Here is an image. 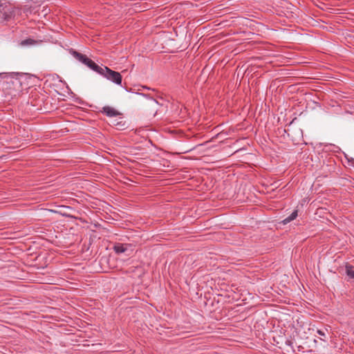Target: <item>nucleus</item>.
<instances>
[{
  "mask_svg": "<svg viewBox=\"0 0 354 354\" xmlns=\"http://www.w3.org/2000/svg\"><path fill=\"white\" fill-rule=\"evenodd\" d=\"M131 247V244L116 243L114 244L113 249L116 254H120L127 252L128 248Z\"/></svg>",
  "mask_w": 354,
  "mask_h": 354,
  "instance_id": "4",
  "label": "nucleus"
},
{
  "mask_svg": "<svg viewBox=\"0 0 354 354\" xmlns=\"http://www.w3.org/2000/svg\"><path fill=\"white\" fill-rule=\"evenodd\" d=\"M286 344H288L289 345H290V340H288V341L286 342Z\"/></svg>",
  "mask_w": 354,
  "mask_h": 354,
  "instance_id": "15",
  "label": "nucleus"
},
{
  "mask_svg": "<svg viewBox=\"0 0 354 354\" xmlns=\"http://www.w3.org/2000/svg\"><path fill=\"white\" fill-rule=\"evenodd\" d=\"M16 14V8L10 3H0V19L9 21L14 19Z\"/></svg>",
  "mask_w": 354,
  "mask_h": 354,
  "instance_id": "2",
  "label": "nucleus"
},
{
  "mask_svg": "<svg viewBox=\"0 0 354 354\" xmlns=\"http://www.w3.org/2000/svg\"><path fill=\"white\" fill-rule=\"evenodd\" d=\"M341 270H342V267L339 268V272H341Z\"/></svg>",
  "mask_w": 354,
  "mask_h": 354,
  "instance_id": "16",
  "label": "nucleus"
},
{
  "mask_svg": "<svg viewBox=\"0 0 354 354\" xmlns=\"http://www.w3.org/2000/svg\"><path fill=\"white\" fill-rule=\"evenodd\" d=\"M138 95H142L144 97H149L151 99L153 102L158 104V102L153 97L149 95V94H143V93H138Z\"/></svg>",
  "mask_w": 354,
  "mask_h": 354,
  "instance_id": "11",
  "label": "nucleus"
},
{
  "mask_svg": "<svg viewBox=\"0 0 354 354\" xmlns=\"http://www.w3.org/2000/svg\"><path fill=\"white\" fill-rule=\"evenodd\" d=\"M344 271L347 281L354 279V266L349 263H346L344 266Z\"/></svg>",
  "mask_w": 354,
  "mask_h": 354,
  "instance_id": "6",
  "label": "nucleus"
},
{
  "mask_svg": "<svg viewBox=\"0 0 354 354\" xmlns=\"http://www.w3.org/2000/svg\"><path fill=\"white\" fill-rule=\"evenodd\" d=\"M70 53L76 59H77L78 61H80V62H82V60L84 58V57L86 56V55H84V54H82L77 51H76L74 49H71L70 50Z\"/></svg>",
  "mask_w": 354,
  "mask_h": 354,
  "instance_id": "10",
  "label": "nucleus"
},
{
  "mask_svg": "<svg viewBox=\"0 0 354 354\" xmlns=\"http://www.w3.org/2000/svg\"><path fill=\"white\" fill-rule=\"evenodd\" d=\"M0 77H2L0 84L6 96L13 98L21 95L24 89L21 80L22 75L0 73Z\"/></svg>",
  "mask_w": 354,
  "mask_h": 354,
  "instance_id": "1",
  "label": "nucleus"
},
{
  "mask_svg": "<svg viewBox=\"0 0 354 354\" xmlns=\"http://www.w3.org/2000/svg\"><path fill=\"white\" fill-rule=\"evenodd\" d=\"M101 70L102 73H99L108 80L118 85L122 84V77L119 72L111 70L107 66H102Z\"/></svg>",
  "mask_w": 354,
  "mask_h": 354,
  "instance_id": "3",
  "label": "nucleus"
},
{
  "mask_svg": "<svg viewBox=\"0 0 354 354\" xmlns=\"http://www.w3.org/2000/svg\"><path fill=\"white\" fill-rule=\"evenodd\" d=\"M85 65L87 66L89 68H91L93 71L97 73L98 74L102 73L101 70H102V67L103 65H102V66L97 65L95 62H94L90 58L88 59V61L86 62Z\"/></svg>",
  "mask_w": 354,
  "mask_h": 354,
  "instance_id": "7",
  "label": "nucleus"
},
{
  "mask_svg": "<svg viewBox=\"0 0 354 354\" xmlns=\"http://www.w3.org/2000/svg\"><path fill=\"white\" fill-rule=\"evenodd\" d=\"M41 42H42L41 40H35V39H33L31 38H28V39L21 41L20 45L21 46H33V45H37V44H41Z\"/></svg>",
  "mask_w": 354,
  "mask_h": 354,
  "instance_id": "8",
  "label": "nucleus"
},
{
  "mask_svg": "<svg viewBox=\"0 0 354 354\" xmlns=\"http://www.w3.org/2000/svg\"><path fill=\"white\" fill-rule=\"evenodd\" d=\"M101 112L105 114L106 116L111 118L116 117L121 115L120 112L109 106H105L102 107V110L101 111Z\"/></svg>",
  "mask_w": 354,
  "mask_h": 354,
  "instance_id": "5",
  "label": "nucleus"
},
{
  "mask_svg": "<svg viewBox=\"0 0 354 354\" xmlns=\"http://www.w3.org/2000/svg\"><path fill=\"white\" fill-rule=\"evenodd\" d=\"M298 216V210L297 209H295L290 216H288L287 218H286L285 219H283L282 221V223L286 225L288 223H290V221L295 220Z\"/></svg>",
  "mask_w": 354,
  "mask_h": 354,
  "instance_id": "9",
  "label": "nucleus"
},
{
  "mask_svg": "<svg viewBox=\"0 0 354 354\" xmlns=\"http://www.w3.org/2000/svg\"><path fill=\"white\" fill-rule=\"evenodd\" d=\"M88 59L89 58L86 55L81 62L85 65Z\"/></svg>",
  "mask_w": 354,
  "mask_h": 354,
  "instance_id": "12",
  "label": "nucleus"
},
{
  "mask_svg": "<svg viewBox=\"0 0 354 354\" xmlns=\"http://www.w3.org/2000/svg\"><path fill=\"white\" fill-rule=\"evenodd\" d=\"M124 125V124H122V122H118L116 126H120V127H123Z\"/></svg>",
  "mask_w": 354,
  "mask_h": 354,
  "instance_id": "14",
  "label": "nucleus"
},
{
  "mask_svg": "<svg viewBox=\"0 0 354 354\" xmlns=\"http://www.w3.org/2000/svg\"><path fill=\"white\" fill-rule=\"evenodd\" d=\"M318 334H319L322 336H325V333L324 331H322L320 330H317Z\"/></svg>",
  "mask_w": 354,
  "mask_h": 354,
  "instance_id": "13",
  "label": "nucleus"
}]
</instances>
